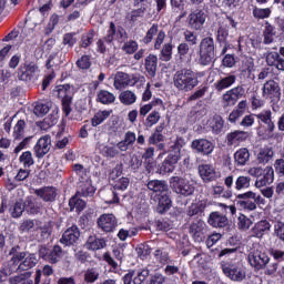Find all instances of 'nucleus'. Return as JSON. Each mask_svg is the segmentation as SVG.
I'll return each mask as SVG.
<instances>
[{"label": "nucleus", "instance_id": "nucleus-1", "mask_svg": "<svg viewBox=\"0 0 284 284\" xmlns=\"http://www.w3.org/2000/svg\"><path fill=\"white\" fill-rule=\"evenodd\" d=\"M173 85L180 92H192L199 85V77L190 69H182L174 74Z\"/></svg>", "mask_w": 284, "mask_h": 284}, {"label": "nucleus", "instance_id": "nucleus-2", "mask_svg": "<svg viewBox=\"0 0 284 284\" xmlns=\"http://www.w3.org/2000/svg\"><path fill=\"white\" fill-rule=\"evenodd\" d=\"M199 58L197 63L199 65L207 67L214 62L216 57V50L214 47V38L206 37L203 38L199 45Z\"/></svg>", "mask_w": 284, "mask_h": 284}, {"label": "nucleus", "instance_id": "nucleus-3", "mask_svg": "<svg viewBox=\"0 0 284 284\" xmlns=\"http://www.w3.org/2000/svg\"><path fill=\"white\" fill-rule=\"evenodd\" d=\"M221 268L226 278L231 281L241 282L245 278L246 273L241 262L223 261Z\"/></svg>", "mask_w": 284, "mask_h": 284}, {"label": "nucleus", "instance_id": "nucleus-4", "mask_svg": "<svg viewBox=\"0 0 284 284\" xmlns=\"http://www.w3.org/2000/svg\"><path fill=\"white\" fill-rule=\"evenodd\" d=\"M248 263L254 270H265L270 263V256L265 252V247L256 245L253 251L248 253Z\"/></svg>", "mask_w": 284, "mask_h": 284}, {"label": "nucleus", "instance_id": "nucleus-5", "mask_svg": "<svg viewBox=\"0 0 284 284\" xmlns=\"http://www.w3.org/2000/svg\"><path fill=\"white\" fill-rule=\"evenodd\" d=\"M169 183L172 192L180 196H192L194 194L195 187L181 176H171Z\"/></svg>", "mask_w": 284, "mask_h": 284}, {"label": "nucleus", "instance_id": "nucleus-6", "mask_svg": "<svg viewBox=\"0 0 284 284\" xmlns=\"http://www.w3.org/2000/svg\"><path fill=\"white\" fill-rule=\"evenodd\" d=\"M54 94L62 100V110L65 116H69L72 112V88L70 84H60L55 87Z\"/></svg>", "mask_w": 284, "mask_h": 284}, {"label": "nucleus", "instance_id": "nucleus-7", "mask_svg": "<svg viewBox=\"0 0 284 284\" xmlns=\"http://www.w3.org/2000/svg\"><path fill=\"white\" fill-rule=\"evenodd\" d=\"M98 230L104 232L105 234H111L119 227V220L112 213H104L100 215L97 220Z\"/></svg>", "mask_w": 284, "mask_h": 284}, {"label": "nucleus", "instance_id": "nucleus-8", "mask_svg": "<svg viewBox=\"0 0 284 284\" xmlns=\"http://www.w3.org/2000/svg\"><path fill=\"white\" fill-rule=\"evenodd\" d=\"M262 98L267 101H278L281 99V84L276 80H267L262 87Z\"/></svg>", "mask_w": 284, "mask_h": 284}, {"label": "nucleus", "instance_id": "nucleus-9", "mask_svg": "<svg viewBox=\"0 0 284 284\" xmlns=\"http://www.w3.org/2000/svg\"><path fill=\"white\" fill-rule=\"evenodd\" d=\"M206 19H207V16L205 14V11L201 9H196L191 13H189L186 18V23L190 30L201 32V30H203V26H205Z\"/></svg>", "mask_w": 284, "mask_h": 284}, {"label": "nucleus", "instance_id": "nucleus-10", "mask_svg": "<svg viewBox=\"0 0 284 284\" xmlns=\"http://www.w3.org/2000/svg\"><path fill=\"white\" fill-rule=\"evenodd\" d=\"M243 97H245V88L237 85L222 95V104L224 108H232V105H236L239 99H243Z\"/></svg>", "mask_w": 284, "mask_h": 284}, {"label": "nucleus", "instance_id": "nucleus-11", "mask_svg": "<svg viewBox=\"0 0 284 284\" xmlns=\"http://www.w3.org/2000/svg\"><path fill=\"white\" fill-rule=\"evenodd\" d=\"M103 141H105V135L98 134L95 148L99 154L106 159H115V156H119V149L114 145L105 144Z\"/></svg>", "mask_w": 284, "mask_h": 284}, {"label": "nucleus", "instance_id": "nucleus-12", "mask_svg": "<svg viewBox=\"0 0 284 284\" xmlns=\"http://www.w3.org/2000/svg\"><path fill=\"white\" fill-rule=\"evenodd\" d=\"M191 148L196 154H201V156H210L214 152L215 145L207 139H196L192 141Z\"/></svg>", "mask_w": 284, "mask_h": 284}, {"label": "nucleus", "instance_id": "nucleus-13", "mask_svg": "<svg viewBox=\"0 0 284 284\" xmlns=\"http://www.w3.org/2000/svg\"><path fill=\"white\" fill-rule=\"evenodd\" d=\"M52 148V138L50 135L41 136L33 146L36 159H43Z\"/></svg>", "mask_w": 284, "mask_h": 284}, {"label": "nucleus", "instance_id": "nucleus-14", "mask_svg": "<svg viewBox=\"0 0 284 284\" xmlns=\"http://www.w3.org/2000/svg\"><path fill=\"white\" fill-rule=\"evenodd\" d=\"M136 77L134 74H128L125 72L119 71L114 75L113 88L115 90H125L130 85H135Z\"/></svg>", "mask_w": 284, "mask_h": 284}, {"label": "nucleus", "instance_id": "nucleus-15", "mask_svg": "<svg viewBox=\"0 0 284 284\" xmlns=\"http://www.w3.org/2000/svg\"><path fill=\"white\" fill-rule=\"evenodd\" d=\"M260 125H263L266 134H273L276 130V124L272 120V110H263L255 115Z\"/></svg>", "mask_w": 284, "mask_h": 284}, {"label": "nucleus", "instance_id": "nucleus-16", "mask_svg": "<svg viewBox=\"0 0 284 284\" xmlns=\"http://www.w3.org/2000/svg\"><path fill=\"white\" fill-rule=\"evenodd\" d=\"M180 159H181L180 151L170 153L165 158V160L160 164V168H159L160 174H172V172H174Z\"/></svg>", "mask_w": 284, "mask_h": 284}, {"label": "nucleus", "instance_id": "nucleus-17", "mask_svg": "<svg viewBox=\"0 0 284 284\" xmlns=\"http://www.w3.org/2000/svg\"><path fill=\"white\" fill-rule=\"evenodd\" d=\"M197 171L203 183H212V181H216L221 176L212 164H200Z\"/></svg>", "mask_w": 284, "mask_h": 284}, {"label": "nucleus", "instance_id": "nucleus-18", "mask_svg": "<svg viewBox=\"0 0 284 284\" xmlns=\"http://www.w3.org/2000/svg\"><path fill=\"white\" fill-rule=\"evenodd\" d=\"M80 237L81 231H79V226L72 225L64 231L62 237L60 239V243L68 247L70 245H74V243H78Z\"/></svg>", "mask_w": 284, "mask_h": 284}, {"label": "nucleus", "instance_id": "nucleus-19", "mask_svg": "<svg viewBox=\"0 0 284 284\" xmlns=\"http://www.w3.org/2000/svg\"><path fill=\"white\" fill-rule=\"evenodd\" d=\"M39 263V260L37 258V254L34 253H26V257L21 260L18 264H13L18 273L21 272H29V270H32V267H36Z\"/></svg>", "mask_w": 284, "mask_h": 284}, {"label": "nucleus", "instance_id": "nucleus-20", "mask_svg": "<svg viewBox=\"0 0 284 284\" xmlns=\"http://www.w3.org/2000/svg\"><path fill=\"white\" fill-rule=\"evenodd\" d=\"M274 183V169L272 166H265L262 169L260 178L256 179V187H265V185H272Z\"/></svg>", "mask_w": 284, "mask_h": 284}, {"label": "nucleus", "instance_id": "nucleus-21", "mask_svg": "<svg viewBox=\"0 0 284 284\" xmlns=\"http://www.w3.org/2000/svg\"><path fill=\"white\" fill-rule=\"evenodd\" d=\"M158 201V212L159 214H165L170 207H172V199L170 197V190L164 191L156 195Z\"/></svg>", "mask_w": 284, "mask_h": 284}, {"label": "nucleus", "instance_id": "nucleus-22", "mask_svg": "<svg viewBox=\"0 0 284 284\" xmlns=\"http://www.w3.org/2000/svg\"><path fill=\"white\" fill-rule=\"evenodd\" d=\"M34 194L39 196L45 203H53L57 201V189L52 186H44L34 191Z\"/></svg>", "mask_w": 284, "mask_h": 284}, {"label": "nucleus", "instance_id": "nucleus-23", "mask_svg": "<svg viewBox=\"0 0 284 284\" xmlns=\"http://www.w3.org/2000/svg\"><path fill=\"white\" fill-rule=\"evenodd\" d=\"M97 189L92 185V180H84L79 182L77 194L88 199L94 196Z\"/></svg>", "mask_w": 284, "mask_h": 284}, {"label": "nucleus", "instance_id": "nucleus-24", "mask_svg": "<svg viewBox=\"0 0 284 284\" xmlns=\"http://www.w3.org/2000/svg\"><path fill=\"white\" fill-rule=\"evenodd\" d=\"M203 230H205V222L203 221H197L190 225L189 232L196 243L204 241L205 235L203 234Z\"/></svg>", "mask_w": 284, "mask_h": 284}, {"label": "nucleus", "instance_id": "nucleus-25", "mask_svg": "<svg viewBox=\"0 0 284 284\" xmlns=\"http://www.w3.org/2000/svg\"><path fill=\"white\" fill-rule=\"evenodd\" d=\"M266 63L270 67L276 68V70H280V72H284V59L281 58V54L278 52H267Z\"/></svg>", "mask_w": 284, "mask_h": 284}, {"label": "nucleus", "instance_id": "nucleus-26", "mask_svg": "<svg viewBox=\"0 0 284 284\" xmlns=\"http://www.w3.org/2000/svg\"><path fill=\"white\" fill-rule=\"evenodd\" d=\"M236 83V75L229 74L226 77L220 78L213 85L216 92H223L227 88H232Z\"/></svg>", "mask_w": 284, "mask_h": 284}, {"label": "nucleus", "instance_id": "nucleus-27", "mask_svg": "<svg viewBox=\"0 0 284 284\" xmlns=\"http://www.w3.org/2000/svg\"><path fill=\"white\" fill-rule=\"evenodd\" d=\"M144 68L149 77L154 79L156 77V69L159 68V58L155 54H149L144 60Z\"/></svg>", "mask_w": 284, "mask_h": 284}, {"label": "nucleus", "instance_id": "nucleus-28", "mask_svg": "<svg viewBox=\"0 0 284 284\" xmlns=\"http://www.w3.org/2000/svg\"><path fill=\"white\" fill-rule=\"evenodd\" d=\"M116 34H119V37L121 39H123L125 37V30L123 28L119 27L118 32H116V24H114V22H110L109 29L104 37V41L106 43H112L114 41V37H116Z\"/></svg>", "mask_w": 284, "mask_h": 284}, {"label": "nucleus", "instance_id": "nucleus-29", "mask_svg": "<svg viewBox=\"0 0 284 284\" xmlns=\"http://www.w3.org/2000/svg\"><path fill=\"white\" fill-rule=\"evenodd\" d=\"M207 223L212 227H225L227 225V216L220 212H212L209 216Z\"/></svg>", "mask_w": 284, "mask_h": 284}, {"label": "nucleus", "instance_id": "nucleus-30", "mask_svg": "<svg viewBox=\"0 0 284 284\" xmlns=\"http://www.w3.org/2000/svg\"><path fill=\"white\" fill-rule=\"evenodd\" d=\"M271 229L272 224H270L266 220H262L252 229L253 236H256V239H263V236H265Z\"/></svg>", "mask_w": 284, "mask_h": 284}, {"label": "nucleus", "instance_id": "nucleus-31", "mask_svg": "<svg viewBox=\"0 0 284 284\" xmlns=\"http://www.w3.org/2000/svg\"><path fill=\"white\" fill-rule=\"evenodd\" d=\"M146 187L151 192H155V194H163L164 192H168V190H170L168 186V182L161 180L149 181Z\"/></svg>", "mask_w": 284, "mask_h": 284}, {"label": "nucleus", "instance_id": "nucleus-32", "mask_svg": "<svg viewBox=\"0 0 284 284\" xmlns=\"http://www.w3.org/2000/svg\"><path fill=\"white\" fill-rule=\"evenodd\" d=\"M234 161L237 168H243V165H247V162L250 161V150H247V148L239 149L234 153Z\"/></svg>", "mask_w": 284, "mask_h": 284}, {"label": "nucleus", "instance_id": "nucleus-33", "mask_svg": "<svg viewBox=\"0 0 284 284\" xmlns=\"http://www.w3.org/2000/svg\"><path fill=\"white\" fill-rule=\"evenodd\" d=\"M250 133L245 131H234L227 134V141L230 145H239L243 141H247Z\"/></svg>", "mask_w": 284, "mask_h": 284}, {"label": "nucleus", "instance_id": "nucleus-34", "mask_svg": "<svg viewBox=\"0 0 284 284\" xmlns=\"http://www.w3.org/2000/svg\"><path fill=\"white\" fill-rule=\"evenodd\" d=\"M85 247L92 252L103 250V247H105V239H99L97 235H90L87 240Z\"/></svg>", "mask_w": 284, "mask_h": 284}, {"label": "nucleus", "instance_id": "nucleus-35", "mask_svg": "<svg viewBox=\"0 0 284 284\" xmlns=\"http://www.w3.org/2000/svg\"><path fill=\"white\" fill-rule=\"evenodd\" d=\"M210 130L214 134H221L225 125V121L221 115H214L211 120L207 121Z\"/></svg>", "mask_w": 284, "mask_h": 284}, {"label": "nucleus", "instance_id": "nucleus-36", "mask_svg": "<svg viewBox=\"0 0 284 284\" xmlns=\"http://www.w3.org/2000/svg\"><path fill=\"white\" fill-rule=\"evenodd\" d=\"M252 72H254V60L250 58L242 62L240 68V79H250Z\"/></svg>", "mask_w": 284, "mask_h": 284}, {"label": "nucleus", "instance_id": "nucleus-37", "mask_svg": "<svg viewBox=\"0 0 284 284\" xmlns=\"http://www.w3.org/2000/svg\"><path fill=\"white\" fill-rule=\"evenodd\" d=\"M274 159V151L267 146L260 149L256 155V161L260 164L265 165V163H270Z\"/></svg>", "mask_w": 284, "mask_h": 284}, {"label": "nucleus", "instance_id": "nucleus-38", "mask_svg": "<svg viewBox=\"0 0 284 284\" xmlns=\"http://www.w3.org/2000/svg\"><path fill=\"white\" fill-rule=\"evenodd\" d=\"M119 101L122 105H134V103H136V93L131 90L122 91L119 94Z\"/></svg>", "mask_w": 284, "mask_h": 284}, {"label": "nucleus", "instance_id": "nucleus-39", "mask_svg": "<svg viewBox=\"0 0 284 284\" xmlns=\"http://www.w3.org/2000/svg\"><path fill=\"white\" fill-rule=\"evenodd\" d=\"M244 196H245V193L237 195V199H239L237 203L240 207H242L243 210H247L248 212H253V210H256V203L254 199L244 197Z\"/></svg>", "mask_w": 284, "mask_h": 284}, {"label": "nucleus", "instance_id": "nucleus-40", "mask_svg": "<svg viewBox=\"0 0 284 284\" xmlns=\"http://www.w3.org/2000/svg\"><path fill=\"white\" fill-rule=\"evenodd\" d=\"M69 206L71 212H83L85 210V201L81 199V195L79 193H75L73 197L70 199L69 201Z\"/></svg>", "mask_w": 284, "mask_h": 284}, {"label": "nucleus", "instance_id": "nucleus-41", "mask_svg": "<svg viewBox=\"0 0 284 284\" xmlns=\"http://www.w3.org/2000/svg\"><path fill=\"white\" fill-rule=\"evenodd\" d=\"M41 202H38L37 200L32 199H27L24 202V212L27 214H39L41 212Z\"/></svg>", "mask_w": 284, "mask_h": 284}, {"label": "nucleus", "instance_id": "nucleus-42", "mask_svg": "<svg viewBox=\"0 0 284 284\" xmlns=\"http://www.w3.org/2000/svg\"><path fill=\"white\" fill-rule=\"evenodd\" d=\"M101 276V271L98 267H90L84 271L83 278L84 283H97Z\"/></svg>", "mask_w": 284, "mask_h": 284}, {"label": "nucleus", "instance_id": "nucleus-43", "mask_svg": "<svg viewBox=\"0 0 284 284\" xmlns=\"http://www.w3.org/2000/svg\"><path fill=\"white\" fill-rule=\"evenodd\" d=\"M52 109V102H37L33 109L36 116H45Z\"/></svg>", "mask_w": 284, "mask_h": 284}, {"label": "nucleus", "instance_id": "nucleus-44", "mask_svg": "<svg viewBox=\"0 0 284 284\" xmlns=\"http://www.w3.org/2000/svg\"><path fill=\"white\" fill-rule=\"evenodd\" d=\"M19 246H13L9 251V255L11 256V260L9 262L10 265H19V263H21V261H23V258L26 257V252H19Z\"/></svg>", "mask_w": 284, "mask_h": 284}, {"label": "nucleus", "instance_id": "nucleus-45", "mask_svg": "<svg viewBox=\"0 0 284 284\" xmlns=\"http://www.w3.org/2000/svg\"><path fill=\"white\" fill-rule=\"evenodd\" d=\"M211 194L213 199H232V191H225L224 186L221 185H213L211 187Z\"/></svg>", "mask_w": 284, "mask_h": 284}, {"label": "nucleus", "instance_id": "nucleus-46", "mask_svg": "<svg viewBox=\"0 0 284 284\" xmlns=\"http://www.w3.org/2000/svg\"><path fill=\"white\" fill-rule=\"evenodd\" d=\"M32 276V272H24L23 274L16 275L9 278L10 284H34L32 280H28Z\"/></svg>", "mask_w": 284, "mask_h": 284}, {"label": "nucleus", "instance_id": "nucleus-47", "mask_svg": "<svg viewBox=\"0 0 284 284\" xmlns=\"http://www.w3.org/2000/svg\"><path fill=\"white\" fill-rule=\"evenodd\" d=\"M263 37H264L263 43H265V45H270V43H274V37H276V32H274V26H272L270 22L265 23Z\"/></svg>", "mask_w": 284, "mask_h": 284}, {"label": "nucleus", "instance_id": "nucleus-48", "mask_svg": "<svg viewBox=\"0 0 284 284\" xmlns=\"http://www.w3.org/2000/svg\"><path fill=\"white\" fill-rule=\"evenodd\" d=\"M98 101L103 103V105H110V103H114V101H116V97H114V93H111L110 91L101 90L98 93Z\"/></svg>", "mask_w": 284, "mask_h": 284}, {"label": "nucleus", "instance_id": "nucleus-49", "mask_svg": "<svg viewBox=\"0 0 284 284\" xmlns=\"http://www.w3.org/2000/svg\"><path fill=\"white\" fill-rule=\"evenodd\" d=\"M62 256H63V250L61 248V246L54 245L53 250L49 252L47 261H49V263L55 264V263H59Z\"/></svg>", "mask_w": 284, "mask_h": 284}, {"label": "nucleus", "instance_id": "nucleus-50", "mask_svg": "<svg viewBox=\"0 0 284 284\" xmlns=\"http://www.w3.org/2000/svg\"><path fill=\"white\" fill-rule=\"evenodd\" d=\"M101 196L108 204L119 203V195H116V192L112 189L101 191Z\"/></svg>", "mask_w": 284, "mask_h": 284}, {"label": "nucleus", "instance_id": "nucleus-51", "mask_svg": "<svg viewBox=\"0 0 284 284\" xmlns=\"http://www.w3.org/2000/svg\"><path fill=\"white\" fill-rule=\"evenodd\" d=\"M112 114V111H99L91 120V124L93 125V128H97V125H101V123H103V121H105L106 119L110 118V115Z\"/></svg>", "mask_w": 284, "mask_h": 284}, {"label": "nucleus", "instance_id": "nucleus-52", "mask_svg": "<svg viewBox=\"0 0 284 284\" xmlns=\"http://www.w3.org/2000/svg\"><path fill=\"white\" fill-rule=\"evenodd\" d=\"M250 183H252V179L250 176L245 175H240L235 180V190L241 191V190H247L250 187Z\"/></svg>", "mask_w": 284, "mask_h": 284}, {"label": "nucleus", "instance_id": "nucleus-53", "mask_svg": "<svg viewBox=\"0 0 284 284\" xmlns=\"http://www.w3.org/2000/svg\"><path fill=\"white\" fill-rule=\"evenodd\" d=\"M253 17L255 19H270L272 17V9L271 8H258L255 7L253 9Z\"/></svg>", "mask_w": 284, "mask_h": 284}, {"label": "nucleus", "instance_id": "nucleus-54", "mask_svg": "<svg viewBox=\"0 0 284 284\" xmlns=\"http://www.w3.org/2000/svg\"><path fill=\"white\" fill-rule=\"evenodd\" d=\"M94 30H90L89 32L82 34L80 45L81 48H90L92 43H94Z\"/></svg>", "mask_w": 284, "mask_h": 284}, {"label": "nucleus", "instance_id": "nucleus-55", "mask_svg": "<svg viewBox=\"0 0 284 284\" xmlns=\"http://www.w3.org/2000/svg\"><path fill=\"white\" fill-rule=\"evenodd\" d=\"M19 162L23 164V168H32V165H34V158L32 156V152H23L19 158Z\"/></svg>", "mask_w": 284, "mask_h": 284}, {"label": "nucleus", "instance_id": "nucleus-56", "mask_svg": "<svg viewBox=\"0 0 284 284\" xmlns=\"http://www.w3.org/2000/svg\"><path fill=\"white\" fill-rule=\"evenodd\" d=\"M23 212H26V203L23 202H16L10 209V213L13 219H19Z\"/></svg>", "mask_w": 284, "mask_h": 284}, {"label": "nucleus", "instance_id": "nucleus-57", "mask_svg": "<svg viewBox=\"0 0 284 284\" xmlns=\"http://www.w3.org/2000/svg\"><path fill=\"white\" fill-rule=\"evenodd\" d=\"M73 171L80 178V181H89L90 180V175H88L89 174L88 169L83 168L82 164H74Z\"/></svg>", "mask_w": 284, "mask_h": 284}, {"label": "nucleus", "instance_id": "nucleus-58", "mask_svg": "<svg viewBox=\"0 0 284 284\" xmlns=\"http://www.w3.org/2000/svg\"><path fill=\"white\" fill-rule=\"evenodd\" d=\"M237 227L244 232L247 231L248 227H252V220L244 214L240 215L237 217Z\"/></svg>", "mask_w": 284, "mask_h": 284}, {"label": "nucleus", "instance_id": "nucleus-59", "mask_svg": "<svg viewBox=\"0 0 284 284\" xmlns=\"http://www.w3.org/2000/svg\"><path fill=\"white\" fill-rule=\"evenodd\" d=\"M159 121H161V113H159V111H153L148 115L145 125L146 128H152L153 125H156Z\"/></svg>", "mask_w": 284, "mask_h": 284}, {"label": "nucleus", "instance_id": "nucleus-60", "mask_svg": "<svg viewBox=\"0 0 284 284\" xmlns=\"http://www.w3.org/2000/svg\"><path fill=\"white\" fill-rule=\"evenodd\" d=\"M274 234L280 241L284 242V222L278 219H275L274 221Z\"/></svg>", "mask_w": 284, "mask_h": 284}, {"label": "nucleus", "instance_id": "nucleus-61", "mask_svg": "<svg viewBox=\"0 0 284 284\" xmlns=\"http://www.w3.org/2000/svg\"><path fill=\"white\" fill-rule=\"evenodd\" d=\"M26 131V121L19 120L13 128V136L14 139H22L23 132Z\"/></svg>", "mask_w": 284, "mask_h": 284}, {"label": "nucleus", "instance_id": "nucleus-62", "mask_svg": "<svg viewBox=\"0 0 284 284\" xmlns=\"http://www.w3.org/2000/svg\"><path fill=\"white\" fill-rule=\"evenodd\" d=\"M122 50L126 54H134L139 50V43L134 40H129L122 45Z\"/></svg>", "mask_w": 284, "mask_h": 284}, {"label": "nucleus", "instance_id": "nucleus-63", "mask_svg": "<svg viewBox=\"0 0 284 284\" xmlns=\"http://www.w3.org/2000/svg\"><path fill=\"white\" fill-rule=\"evenodd\" d=\"M150 276V270L143 268L138 271L136 276L133 277V284H143L145 280Z\"/></svg>", "mask_w": 284, "mask_h": 284}, {"label": "nucleus", "instance_id": "nucleus-64", "mask_svg": "<svg viewBox=\"0 0 284 284\" xmlns=\"http://www.w3.org/2000/svg\"><path fill=\"white\" fill-rule=\"evenodd\" d=\"M161 61H170L172 59V43H165L161 50Z\"/></svg>", "mask_w": 284, "mask_h": 284}]
</instances>
